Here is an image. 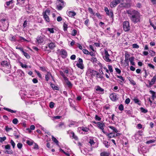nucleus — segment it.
Listing matches in <instances>:
<instances>
[{
    "mask_svg": "<svg viewBox=\"0 0 156 156\" xmlns=\"http://www.w3.org/2000/svg\"><path fill=\"white\" fill-rule=\"evenodd\" d=\"M126 12L133 23L136 24L140 22L141 16L139 12L135 10H127Z\"/></svg>",
    "mask_w": 156,
    "mask_h": 156,
    "instance_id": "nucleus-1",
    "label": "nucleus"
},
{
    "mask_svg": "<svg viewBox=\"0 0 156 156\" xmlns=\"http://www.w3.org/2000/svg\"><path fill=\"white\" fill-rule=\"evenodd\" d=\"M8 27V19L6 14L1 13L0 14V30L3 31H6Z\"/></svg>",
    "mask_w": 156,
    "mask_h": 156,
    "instance_id": "nucleus-2",
    "label": "nucleus"
},
{
    "mask_svg": "<svg viewBox=\"0 0 156 156\" xmlns=\"http://www.w3.org/2000/svg\"><path fill=\"white\" fill-rule=\"evenodd\" d=\"M134 5V3H129L121 2L119 5V6L122 8H130L131 6H133Z\"/></svg>",
    "mask_w": 156,
    "mask_h": 156,
    "instance_id": "nucleus-3",
    "label": "nucleus"
},
{
    "mask_svg": "<svg viewBox=\"0 0 156 156\" xmlns=\"http://www.w3.org/2000/svg\"><path fill=\"white\" fill-rule=\"evenodd\" d=\"M109 55L106 49H105L104 55L103 56V58L104 60L107 62H111L112 60L109 58Z\"/></svg>",
    "mask_w": 156,
    "mask_h": 156,
    "instance_id": "nucleus-4",
    "label": "nucleus"
},
{
    "mask_svg": "<svg viewBox=\"0 0 156 156\" xmlns=\"http://www.w3.org/2000/svg\"><path fill=\"white\" fill-rule=\"evenodd\" d=\"M124 2L123 0H114L112 1L110 3V6L111 8H114L117 5L123 2Z\"/></svg>",
    "mask_w": 156,
    "mask_h": 156,
    "instance_id": "nucleus-5",
    "label": "nucleus"
},
{
    "mask_svg": "<svg viewBox=\"0 0 156 156\" xmlns=\"http://www.w3.org/2000/svg\"><path fill=\"white\" fill-rule=\"evenodd\" d=\"M46 40V37L44 35H42L37 37L36 39V42L38 44H41L43 43Z\"/></svg>",
    "mask_w": 156,
    "mask_h": 156,
    "instance_id": "nucleus-6",
    "label": "nucleus"
},
{
    "mask_svg": "<svg viewBox=\"0 0 156 156\" xmlns=\"http://www.w3.org/2000/svg\"><path fill=\"white\" fill-rule=\"evenodd\" d=\"M50 13V11L48 10H46L43 13V15L44 20L47 22H49L50 20L48 15H49Z\"/></svg>",
    "mask_w": 156,
    "mask_h": 156,
    "instance_id": "nucleus-7",
    "label": "nucleus"
},
{
    "mask_svg": "<svg viewBox=\"0 0 156 156\" xmlns=\"http://www.w3.org/2000/svg\"><path fill=\"white\" fill-rule=\"evenodd\" d=\"M123 28L125 31H127L130 29L129 23L128 21H125L123 23Z\"/></svg>",
    "mask_w": 156,
    "mask_h": 156,
    "instance_id": "nucleus-8",
    "label": "nucleus"
},
{
    "mask_svg": "<svg viewBox=\"0 0 156 156\" xmlns=\"http://www.w3.org/2000/svg\"><path fill=\"white\" fill-rule=\"evenodd\" d=\"M58 4L57 5V9L59 10H61L64 6V3L62 0H59Z\"/></svg>",
    "mask_w": 156,
    "mask_h": 156,
    "instance_id": "nucleus-9",
    "label": "nucleus"
},
{
    "mask_svg": "<svg viewBox=\"0 0 156 156\" xmlns=\"http://www.w3.org/2000/svg\"><path fill=\"white\" fill-rule=\"evenodd\" d=\"M142 133V131H139L136 133L135 135V138L136 141H137L138 142H139L140 140V138L142 135L141 133Z\"/></svg>",
    "mask_w": 156,
    "mask_h": 156,
    "instance_id": "nucleus-10",
    "label": "nucleus"
},
{
    "mask_svg": "<svg viewBox=\"0 0 156 156\" xmlns=\"http://www.w3.org/2000/svg\"><path fill=\"white\" fill-rule=\"evenodd\" d=\"M78 129H80L83 131L84 133H82L84 134H87L88 133L89 131L90 130L89 128L86 127H79L78 128Z\"/></svg>",
    "mask_w": 156,
    "mask_h": 156,
    "instance_id": "nucleus-11",
    "label": "nucleus"
},
{
    "mask_svg": "<svg viewBox=\"0 0 156 156\" xmlns=\"http://www.w3.org/2000/svg\"><path fill=\"white\" fill-rule=\"evenodd\" d=\"M7 66L6 67L2 68L3 69L5 72L9 73L11 72V66L10 64H9V65Z\"/></svg>",
    "mask_w": 156,
    "mask_h": 156,
    "instance_id": "nucleus-12",
    "label": "nucleus"
},
{
    "mask_svg": "<svg viewBox=\"0 0 156 156\" xmlns=\"http://www.w3.org/2000/svg\"><path fill=\"white\" fill-rule=\"evenodd\" d=\"M105 126V124L103 122H98L97 127L100 129H104Z\"/></svg>",
    "mask_w": 156,
    "mask_h": 156,
    "instance_id": "nucleus-13",
    "label": "nucleus"
},
{
    "mask_svg": "<svg viewBox=\"0 0 156 156\" xmlns=\"http://www.w3.org/2000/svg\"><path fill=\"white\" fill-rule=\"evenodd\" d=\"M60 53L61 55H62V57L63 58H66L67 55L66 51L63 49L61 50L60 51Z\"/></svg>",
    "mask_w": 156,
    "mask_h": 156,
    "instance_id": "nucleus-14",
    "label": "nucleus"
},
{
    "mask_svg": "<svg viewBox=\"0 0 156 156\" xmlns=\"http://www.w3.org/2000/svg\"><path fill=\"white\" fill-rule=\"evenodd\" d=\"M111 99L112 101H115L118 99V97L116 94L113 93L111 94L110 96Z\"/></svg>",
    "mask_w": 156,
    "mask_h": 156,
    "instance_id": "nucleus-15",
    "label": "nucleus"
},
{
    "mask_svg": "<svg viewBox=\"0 0 156 156\" xmlns=\"http://www.w3.org/2000/svg\"><path fill=\"white\" fill-rule=\"evenodd\" d=\"M156 80V75H154L152 78L151 81H149V85L150 86L154 84Z\"/></svg>",
    "mask_w": 156,
    "mask_h": 156,
    "instance_id": "nucleus-16",
    "label": "nucleus"
},
{
    "mask_svg": "<svg viewBox=\"0 0 156 156\" xmlns=\"http://www.w3.org/2000/svg\"><path fill=\"white\" fill-rule=\"evenodd\" d=\"M65 82L67 85V86L69 88H71L73 86L72 84L71 83V82L69 80L68 78L64 80Z\"/></svg>",
    "mask_w": 156,
    "mask_h": 156,
    "instance_id": "nucleus-17",
    "label": "nucleus"
},
{
    "mask_svg": "<svg viewBox=\"0 0 156 156\" xmlns=\"http://www.w3.org/2000/svg\"><path fill=\"white\" fill-rule=\"evenodd\" d=\"M48 46L50 49H52L55 47V43L54 42H48Z\"/></svg>",
    "mask_w": 156,
    "mask_h": 156,
    "instance_id": "nucleus-18",
    "label": "nucleus"
},
{
    "mask_svg": "<svg viewBox=\"0 0 156 156\" xmlns=\"http://www.w3.org/2000/svg\"><path fill=\"white\" fill-rule=\"evenodd\" d=\"M95 88L96 91L100 92L102 93H104V89L101 88L99 86H95Z\"/></svg>",
    "mask_w": 156,
    "mask_h": 156,
    "instance_id": "nucleus-19",
    "label": "nucleus"
},
{
    "mask_svg": "<svg viewBox=\"0 0 156 156\" xmlns=\"http://www.w3.org/2000/svg\"><path fill=\"white\" fill-rule=\"evenodd\" d=\"M67 14L69 17H73L76 15V13L74 11H68Z\"/></svg>",
    "mask_w": 156,
    "mask_h": 156,
    "instance_id": "nucleus-20",
    "label": "nucleus"
},
{
    "mask_svg": "<svg viewBox=\"0 0 156 156\" xmlns=\"http://www.w3.org/2000/svg\"><path fill=\"white\" fill-rule=\"evenodd\" d=\"M88 72L90 73L91 76H96L97 71L90 69H88Z\"/></svg>",
    "mask_w": 156,
    "mask_h": 156,
    "instance_id": "nucleus-21",
    "label": "nucleus"
},
{
    "mask_svg": "<svg viewBox=\"0 0 156 156\" xmlns=\"http://www.w3.org/2000/svg\"><path fill=\"white\" fill-rule=\"evenodd\" d=\"M50 76H51L53 79V77L52 76L51 73L49 72H48L47 74L45 76V80L46 81H48Z\"/></svg>",
    "mask_w": 156,
    "mask_h": 156,
    "instance_id": "nucleus-22",
    "label": "nucleus"
},
{
    "mask_svg": "<svg viewBox=\"0 0 156 156\" xmlns=\"http://www.w3.org/2000/svg\"><path fill=\"white\" fill-rule=\"evenodd\" d=\"M1 65L2 66V68L6 67L7 65H9V64H10L9 62H8L7 61H4L2 62L1 63Z\"/></svg>",
    "mask_w": 156,
    "mask_h": 156,
    "instance_id": "nucleus-23",
    "label": "nucleus"
},
{
    "mask_svg": "<svg viewBox=\"0 0 156 156\" xmlns=\"http://www.w3.org/2000/svg\"><path fill=\"white\" fill-rule=\"evenodd\" d=\"M129 54L127 53H126L125 54V61L126 62L127 65H129V62L128 61L129 59L128 58L129 57Z\"/></svg>",
    "mask_w": 156,
    "mask_h": 156,
    "instance_id": "nucleus-24",
    "label": "nucleus"
},
{
    "mask_svg": "<svg viewBox=\"0 0 156 156\" xmlns=\"http://www.w3.org/2000/svg\"><path fill=\"white\" fill-rule=\"evenodd\" d=\"M5 110H6L8 112H10L11 113H15L16 112V110H13L4 107L3 108Z\"/></svg>",
    "mask_w": 156,
    "mask_h": 156,
    "instance_id": "nucleus-25",
    "label": "nucleus"
},
{
    "mask_svg": "<svg viewBox=\"0 0 156 156\" xmlns=\"http://www.w3.org/2000/svg\"><path fill=\"white\" fill-rule=\"evenodd\" d=\"M134 59V58L133 56H132L129 58V61L131 64L133 66L135 65V63L133 62Z\"/></svg>",
    "mask_w": 156,
    "mask_h": 156,
    "instance_id": "nucleus-26",
    "label": "nucleus"
},
{
    "mask_svg": "<svg viewBox=\"0 0 156 156\" xmlns=\"http://www.w3.org/2000/svg\"><path fill=\"white\" fill-rule=\"evenodd\" d=\"M110 153L108 152L104 151L100 154L101 156H109Z\"/></svg>",
    "mask_w": 156,
    "mask_h": 156,
    "instance_id": "nucleus-27",
    "label": "nucleus"
},
{
    "mask_svg": "<svg viewBox=\"0 0 156 156\" xmlns=\"http://www.w3.org/2000/svg\"><path fill=\"white\" fill-rule=\"evenodd\" d=\"M70 134L73 138L76 140H78V137L75 135L74 133L73 132H71Z\"/></svg>",
    "mask_w": 156,
    "mask_h": 156,
    "instance_id": "nucleus-28",
    "label": "nucleus"
},
{
    "mask_svg": "<svg viewBox=\"0 0 156 156\" xmlns=\"http://www.w3.org/2000/svg\"><path fill=\"white\" fill-rule=\"evenodd\" d=\"M17 73L20 76H23L24 75V73L23 71L21 70H19L17 72Z\"/></svg>",
    "mask_w": 156,
    "mask_h": 156,
    "instance_id": "nucleus-29",
    "label": "nucleus"
},
{
    "mask_svg": "<svg viewBox=\"0 0 156 156\" xmlns=\"http://www.w3.org/2000/svg\"><path fill=\"white\" fill-rule=\"evenodd\" d=\"M133 101L134 102L138 104V105H140L141 104V101L137 98H135L133 99Z\"/></svg>",
    "mask_w": 156,
    "mask_h": 156,
    "instance_id": "nucleus-30",
    "label": "nucleus"
},
{
    "mask_svg": "<svg viewBox=\"0 0 156 156\" xmlns=\"http://www.w3.org/2000/svg\"><path fill=\"white\" fill-rule=\"evenodd\" d=\"M51 137H52L51 139H52V140L57 145H58V141L53 136H52Z\"/></svg>",
    "mask_w": 156,
    "mask_h": 156,
    "instance_id": "nucleus-31",
    "label": "nucleus"
},
{
    "mask_svg": "<svg viewBox=\"0 0 156 156\" xmlns=\"http://www.w3.org/2000/svg\"><path fill=\"white\" fill-rule=\"evenodd\" d=\"M108 127L109 128L113 130V132L117 133L118 131L117 129H116V128H115V127L113 126H109Z\"/></svg>",
    "mask_w": 156,
    "mask_h": 156,
    "instance_id": "nucleus-32",
    "label": "nucleus"
},
{
    "mask_svg": "<svg viewBox=\"0 0 156 156\" xmlns=\"http://www.w3.org/2000/svg\"><path fill=\"white\" fill-rule=\"evenodd\" d=\"M150 92L151 94H152V99L153 100H154L156 97L155 92L152 90H150Z\"/></svg>",
    "mask_w": 156,
    "mask_h": 156,
    "instance_id": "nucleus-33",
    "label": "nucleus"
},
{
    "mask_svg": "<svg viewBox=\"0 0 156 156\" xmlns=\"http://www.w3.org/2000/svg\"><path fill=\"white\" fill-rule=\"evenodd\" d=\"M46 31H48L50 33H53L54 32L53 28H47L46 29Z\"/></svg>",
    "mask_w": 156,
    "mask_h": 156,
    "instance_id": "nucleus-34",
    "label": "nucleus"
},
{
    "mask_svg": "<svg viewBox=\"0 0 156 156\" xmlns=\"http://www.w3.org/2000/svg\"><path fill=\"white\" fill-rule=\"evenodd\" d=\"M19 37L20 39L19 40H18L19 41L23 42L24 41H26L27 42L28 41L27 40H26L23 37Z\"/></svg>",
    "mask_w": 156,
    "mask_h": 156,
    "instance_id": "nucleus-35",
    "label": "nucleus"
},
{
    "mask_svg": "<svg viewBox=\"0 0 156 156\" xmlns=\"http://www.w3.org/2000/svg\"><path fill=\"white\" fill-rule=\"evenodd\" d=\"M76 66L79 68H80L82 69H83L84 68V66H83V64H80V63H78L76 64Z\"/></svg>",
    "mask_w": 156,
    "mask_h": 156,
    "instance_id": "nucleus-36",
    "label": "nucleus"
},
{
    "mask_svg": "<svg viewBox=\"0 0 156 156\" xmlns=\"http://www.w3.org/2000/svg\"><path fill=\"white\" fill-rule=\"evenodd\" d=\"M140 109L142 112L144 113H145L148 112V111L147 109H145L143 107L140 108Z\"/></svg>",
    "mask_w": 156,
    "mask_h": 156,
    "instance_id": "nucleus-37",
    "label": "nucleus"
},
{
    "mask_svg": "<svg viewBox=\"0 0 156 156\" xmlns=\"http://www.w3.org/2000/svg\"><path fill=\"white\" fill-rule=\"evenodd\" d=\"M22 53L27 58H30V55L27 53L25 52L24 51Z\"/></svg>",
    "mask_w": 156,
    "mask_h": 156,
    "instance_id": "nucleus-38",
    "label": "nucleus"
},
{
    "mask_svg": "<svg viewBox=\"0 0 156 156\" xmlns=\"http://www.w3.org/2000/svg\"><path fill=\"white\" fill-rule=\"evenodd\" d=\"M108 136L109 138H112L115 136V134L112 133H108Z\"/></svg>",
    "mask_w": 156,
    "mask_h": 156,
    "instance_id": "nucleus-39",
    "label": "nucleus"
},
{
    "mask_svg": "<svg viewBox=\"0 0 156 156\" xmlns=\"http://www.w3.org/2000/svg\"><path fill=\"white\" fill-rule=\"evenodd\" d=\"M103 144L107 148H108L110 146V145L108 144V142L106 141H104Z\"/></svg>",
    "mask_w": 156,
    "mask_h": 156,
    "instance_id": "nucleus-40",
    "label": "nucleus"
},
{
    "mask_svg": "<svg viewBox=\"0 0 156 156\" xmlns=\"http://www.w3.org/2000/svg\"><path fill=\"white\" fill-rule=\"evenodd\" d=\"M60 73L61 75L62 76L64 80L68 78L64 74L62 71H60Z\"/></svg>",
    "mask_w": 156,
    "mask_h": 156,
    "instance_id": "nucleus-41",
    "label": "nucleus"
},
{
    "mask_svg": "<svg viewBox=\"0 0 156 156\" xmlns=\"http://www.w3.org/2000/svg\"><path fill=\"white\" fill-rule=\"evenodd\" d=\"M51 86L52 88H53L55 90H58V87H57L55 86L53 84H51Z\"/></svg>",
    "mask_w": 156,
    "mask_h": 156,
    "instance_id": "nucleus-42",
    "label": "nucleus"
},
{
    "mask_svg": "<svg viewBox=\"0 0 156 156\" xmlns=\"http://www.w3.org/2000/svg\"><path fill=\"white\" fill-rule=\"evenodd\" d=\"M97 78H103V77L98 72H97L96 75Z\"/></svg>",
    "mask_w": 156,
    "mask_h": 156,
    "instance_id": "nucleus-43",
    "label": "nucleus"
},
{
    "mask_svg": "<svg viewBox=\"0 0 156 156\" xmlns=\"http://www.w3.org/2000/svg\"><path fill=\"white\" fill-rule=\"evenodd\" d=\"M5 129L6 132H8L10 131V130H11L12 129V128L11 127H9V126H5Z\"/></svg>",
    "mask_w": 156,
    "mask_h": 156,
    "instance_id": "nucleus-44",
    "label": "nucleus"
},
{
    "mask_svg": "<svg viewBox=\"0 0 156 156\" xmlns=\"http://www.w3.org/2000/svg\"><path fill=\"white\" fill-rule=\"evenodd\" d=\"M68 25L67 24H66L65 23H64L63 27L64 30L65 31L67 30V29L68 28Z\"/></svg>",
    "mask_w": 156,
    "mask_h": 156,
    "instance_id": "nucleus-45",
    "label": "nucleus"
},
{
    "mask_svg": "<svg viewBox=\"0 0 156 156\" xmlns=\"http://www.w3.org/2000/svg\"><path fill=\"white\" fill-rule=\"evenodd\" d=\"M105 11L106 12V14L110 16V13L109 10L107 7H105Z\"/></svg>",
    "mask_w": 156,
    "mask_h": 156,
    "instance_id": "nucleus-46",
    "label": "nucleus"
},
{
    "mask_svg": "<svg viewBox=\"0 0 156 156\" xmlns=\"http://www.w3.org/2000/svg\"><path fill=\"white\" fill-rule=\"evenodd\" d=\"M77 31L75 29H73L72 31L71 35L73 36H75L77 34Z\"/></svg>",
    "mask_w": 156,
    "mask_h": 156,
    "instance_id": "nucleus-47",
    "label": "nucleus"
},
{
    "mask_svg": "<svg viewBox=\"0 0 156 156\" xmlns=\"http://www.w3.org/2000/svg\"><path fill=\"white\" fill-rule=\"evenodd\" d=\"M12 123L15 124H17L18 123V120L16 118L13 119L12 121Z\"/></svg>",
    "mask_w": 156,
    "mask_h": 156,
    "instance_id": "nucleus-48",
    "label": "nucleus"
},
{
    "mask_svg": "<svg viewBox=\"0 0 156 156\" xmlns=\"http://www.w3.org/2000/svg\"><path fill=\"white\" fill-rule=\"evenodd\" d=\"M6 139V137L4 136L3 137H0V142L2 143L3 141H5Z\"/></svg>",
    "mask_w": 156,
    "mask_h": 156,
    "instance_id": "nucleus-49",
    "label": "nucleus"
},
{
    "mask_svg": "<svg viewBox=\"0 0 156 156\" xmlns=\"http://www.w3.org/2000/svg\"><path fill=\"white\" fill-rule=\"evenodd\" d=\"M147 65L148 66H149L150 68L153 69H154L155 67L153 65L150 63H148L147 64Z\"/></svg>",
    "mask_w": 156,
    "mask_h": 156,
    "instance_id": "nucleus-50",
    "label": "nucleus"
},
{
    "mask_svg": "<svg viewBox=\"0 0 156 156\" xmlns=\"http://www.w3.org/2000/svg\"><path fill=\"white\" fill-rule=\"evenodd\" d=\"M88 10L89 12L91 14H93V15H94V13L93 12V10L92 8L90 7L88 8Z\"/></svg>",
    "mask_w": 156,
    "mask_h": 156,
    "instance_id": "nucleus-51",
    "label": "nucleus"
},
{
    "mask_svg": "<svg viewBox=\"0 0 156 156\" xmlns=\"http://www.w3.org/2000/svg\"><path fill=\"white\" fill-rule=\"evenodd\" d=\"M10 40L12 41H17L16 37L13 36H12L10 38Z\"/></svg>",
    "mask_w": 156,
    "mask_h": 156,
    "instance_id": "nucleus-52",
    "label": "nucleus"
},
{
    "mask_svg": "<svg viewBox=\"0 0 156 156\" xmlns=\"http://www.w3.org/2000/svg\"><path fill=\"white\" fill-rule=\"evenodd\" d=\"M89 20L88 19H86L84 21V24L87 26H88V25L89 23Z\"/></svg>",
    "mask_w": 156,
    "mask_h": 156,
    "instance_id": "nucleus-53",
    "label": "nucleus"
},
{
    "mask_svg": "<svg viewBox=\"0 0 156 156\" xmlns=\"http://www.w3.org/2000/svg\"><path fill=\"white\" fill-rule=\"evenodd\" d=\"M13 0H11V1L9 2H6V5L7 6H9L10 4H12L13 3Z\"/></svg>",
    "mask_w": 156,
    "mask_h": 156,
    "instance_id": "nucleus-54",
    "label": "nucleus"
},
{
    "mask_svg": "<svg viewBox=\"0 0 156 156\" xmlns=\"http://www.w3.org/2000/svg\"><path fill=\"white\" fill-rule=\"evenodd\" d=\"M108 68L109 69V71L111 73H112L113 72V69L112 66L111 65H108Z\"/></svg>",
    "mask_w": 156,
    "mask_h": 156,
    "instance_id": "nucleus-55",
    "label": "nucleus"
},
{
    "mask_svg": "<svg viewBox=\"0 0 156 156\" xmlns=\"http://www.w3.org/2000/svg\"><path fill=\"white\" fill-rule=\"evenodd\" d=\"M20 66L23 68H27V66L26 64H24L22 62L20 63Z\"/></svg>",
    "mask_w": 156,
    "mask_h": 156,
    "instance_id": "nucleus-56",
    "label": "nucleus"
},
{
    "mask_svg": "<svg viewBox=\"0 0 156 156\" xmlns=\"http://www.w3.org/2000/svg\"><path fill=\"white\" fill-rule=\"evenodd\" d=\"M119 109L120 111H122L124 109V107L122 104H121L119 107Z\"/></svg>",
    "mask_w": 156,
    "mask_h": 156,
    "instance_id": "nucleus-57",
    "label": "nucleus"
},
{
    "mask_svg": "<svg viewBox=\"0 0 156 156\" xmlns=\"http://www.w3.org/2000/svg\"><path fill=\"white\" fill-rule=\"evenodd\" d=\"M10 143L12 145V146L13 148H14L15 147V144L14 143V142L13 141L11 140Z\"/></svg>",
    "mask_w": 156,
    "mask_h": 156,
    "instance_id": "nucleus-58",
    "label": "nucleus"
},
{
    "mask_svg": "<svg viewBox=\"0 0 156 156\" xmlns=\"http://www.w3.org/2000/svg\"><path fill=\"white\" fill-rule=\"evenodd\" d=\"M155 140H151L147 141L146 144H149L150 143H153L155 142Z\"/></svg>",
    "mask_w": 156,
    "mask_h": 156,
    "instance_id": "nucleus-59",
    "label": "nucleus"
},
{
    "mask_svg": "<svg viewBox=\"0 0 156 156\" xmlns=\"http://www.w3.org/2000/svg\"><path fill=\"white\" fill-rule=\"evenodd\" d=\"M35 72L36 73V74H37L38 77L40 78H41V75L40 73H39V72L38 71L35 70Z\"/></svg>",
    "mask_w": 156,
    "mask_h": 156,
    "instance_id": "nucleus-60",
    "label": "nucleus"
},
{
    "mask_svg": "<svg viewBox=\"0 0 156 156\" xmlns=\"http://www.w3.org/2000/svg\"><path fill=\"white\" fill-rule=\"evenodd\" d=\"M83 51L84 54L89 55V51L85 49H83Z\"/></svg>",
    "mask_w": 156,
    "mask_h": 156,
    "instance_id": "nucleus-61",
    "label": "nucleus"
},
{
    "mask_svg": "<svg viewBox=\"0 0 156 156\" xmlns=\"http://www.w3.org/2000/svg\"><path fill=\"white\" fill-rule=\"evenodd\" d=\"M54 103L52 102H51L49 104V107L51 108H53L54 106Z\"/></svg>",
    "mask_w": 156,
    "mask_h": 156,
    "instance_id": "nucleus-62",
    "label": "nucleus"
},
{
    "mask_svg": "<svg viewBox=\"0 0 156 156\" xmlns=\"http://www.w3.org/2000/svg\"><path fill=\"white\" fill-rule=\"evenodd\" d=\"M23 146V145L21 143H18L17 144V146L18 148L19 149H21L22 148Z\"/></svg>",
    "mask_w": 156,
    "mask_h": 156,
    "instance_id": "nucleus-63",
    "label": "nucleus"
},
{
    "mask_svg": "<svg viewBox=\"0 0 156 156\" xmlns=\"http://www.w3.org/2000/svg\"><path fill=\"white\" fill-rule=\"evenodd\" d=\"M89 143L90 144L91 146L93 145L95 143V142H94V141L92 139H90Z\"/></svg>",
    "mask_w": 156,
    "mask_h": 156,
    "instance_id": "nucleus-64",
    "label": "nucleus"
}]
</instances>
